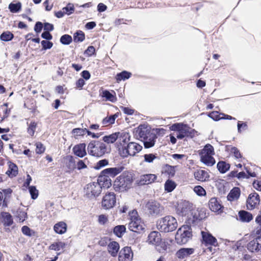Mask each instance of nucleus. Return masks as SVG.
Masks as SVG:
<instances>
[{"mask_svg": "<svg viewBox=\"0 0 261 261\" xmlns=\"http://www.w3.org/2000/svg\"><path fill=\"white\" fill-rule=\"evenodd\" d=\"M192 207V204L189 201H181L177 205L176 212L178 215L186 216L189 221L194 222L198 219V217Z\"/></svg>", "mask_w": 261, "mask_h": 261, "instance_id": "obj_1", "label": "nucleus"}, {"mask_svg": "<svg viewBox=\"0 0 261 261\" xmlns=\"http://www.w3.org/2000/svg\"><path fill=\"white\" fill-rule=\"evenodd\" d=\"M157 227L161 231L171 232L176 229L177 222L174 217L166 216L158 221Z\"/></svg>", "mask_w": 261, "mask_h": 261, "instance_id": "obj_2", "label": "nucleus"}, {"mask_svg": "<svg viewBox=\"0 0 261 261\" xmlns=\"http://www.w3.org/2000/svg\"><path fill=\"white\" fill-rule=\"evenodd\" d=\"M87 149L89 154L96 157H101L107 152L106 145L100 141H91L88 145Z\"/></svg>", "mask_w": 261, "mask_h": 261, "instance_id": "obj_3", "label": "nucleus"}, {"mask_svg": "<svg viewBox=\"0 0 261 261\" xmlns=\"http://www.w3.org/2000/svg\"><path fill=\"white\" fill-rule=\"evenodd\" d=\"M132 182V176L128 174L123 173L114 181V188L116 191H125L130 188Z\"/></svg>", "mask_w": 261, "mask_h": 261, "instance_id": "obj_4", "label": "nucleus"}, {"mask_svg": "<svg viewBox=\"0 0 261 261\" xmlns=\"http://www.w3.org/2000/svg\"><path fill=\"white\" fill-rule=\"evenodd\" d=\"M214 153L213 147L211 144H206L199 153L201 162L207 166H213L216 163L213 156Z\"/></svg>", "mask_w": 261, "mask_h": 261, "instance_id": "obj_5", "label": "nucleus"}, {"mask_svg": "<svg viewBox=\"0 0 261 261\" xmlns=\"http://www.w3.org/2000/svg\"><path fill=\"white\" fill-rule=\"evenodd\" d=\"M142 149V146L141 145L135 142H130L126 146H123L121 149H119V152L121 156L127 158L128 156H135Z\"/></svg>", "mask_w": 261, "mask_h": 261, "instance_id": "obj_6", "label": "nucleus"}, {"mask_svg": "<svg viewBox=\"0 0 261 261\" xmlns=\"http://www.w3.org/2000/svg\"><path fill=\"white\" fill-rule=\"evenodd\" d=\"M171 129L176 132L175 135L177 138L182 139L186 137H192L194 130L191 128L186 125L181 123H175L171 126Z\"/></svg>", "mask_w": 261, "mask_h": 261, "instance_id": "obj_7", "label": "nucleus"}, {"mask_svg": "<svg viewBox=\"0 0 261 261\" xmlns=\"http://www.w3.org/2000/svg\"><path fill=\"white\" fill-rule=\"evenodd\" d=\"M192 237V231L190 227L183 225L179 228L175 235V240L177 244H184L187 243Z\"/></svg>", "mask_w": 261, "mask_h": 261, "instance_id": "obj_8", "label": "nucleus"}, {"mask_svg": "<svg viewBox=\"0 0 261 261\" xmlns=\"http://www.w3.org/2000/svg\"><path fill=\"white\" fill-rule=\"evenodd\" d=\"M130 222L128 227L130 230L134 232H139L144 229L143 224L138 216L137 211L133 210L129 213Z\"/></svg>", "mask_w": 261, "mask_h": 261, "instance_id": "obj_9", "label": "nucleus"}, {"mask_svg": "<svg viewBox=\"0 0 261 261\" xmlns=\"http://www.w3.org/2000/svg\"><path fill=\"white\" fill-rule=\"evenodd\" d=\"M145 209L149 215L152 216L162 215L164 213V208L156 201H149L145 205Z\"/></svg>", "mask_w": 261, "mask_h": 261, "instance_id": "obj_10", "label": "nucleus"}, {"mask_svg": "<svg viewBox=\"0 0 261 261\" xmlns=\"http://www.w3.org/2000/svg\"><path fill=\"white\" fill-rule=\"evenodd\" d=\"M101 192V187L96 181L88 184L84 188L85 195L91 199L98 196Z\"/></svg>", "mask_w": 261, "mask_h": 261, "instance_id": "obj_11", "label": "nucleus"}, {"mask_svg": "<svg viewBox=\"0 0 261 261\" xmlns=\"http://www.w3.org/2000/svg\"><path fill=\"white\" fill-rule=\"evenodd\" d=\"M201 234L202 239V243L205 246H211L207 247V251L212 252L213 250L212 246L214 247L218 246L217 239L208 231H201Z\"/></svg>", "mask_w": 261, "mask_h": 261, "instance_id": "obj_12", "label": "nucleus"}, {"mask_svg": "<svg viewBox=\"0 0 261 261\" xmlns=\"http://www.w3.org/2000/svg\"><path fill=\"white\" fill-rule=\"evenodd\" d=\"M116 203V196L113 192L106 194L103 197L101 205L103 208L108 210L112 208Z\"/></svg>", "mask_w": 261, "mask_h": 261, "instance_id": "obj_13", "label": "nucleus"}, {"mask_svg": "<svg viewBox=\"0 0 261 261\" xmlns=\"http://www.w3.org/2000/svg\"><path fill=\"white\" fill-rule=\"evenodd\" d=\"M133 257V252L130 247H123L120 251L118 255V261H132Z\"/></svg>", "mask_w": 261, "mask_h": 261, "instance_id": "obj_14", "label": "nucleus"}, {"mask_svg": "<svg viewBox=\"0 0 261 261\" xmlns=\"http://www.w3.org/2000/svg\"><path fill=\"white\" fill-rule=\"evenodd\" d=\"M247 248L252 252H261V237H257L249 242Z\"/></svg>", "mask_w": 261, "mask_h": 261, "instance_id": "obj_15", "label": "nucleus"}, {"mask_svg": "<svg viewBox=\"0 0 261 261\" xmlns=\"http://www.w3.org/2000/svg\"><path fill=\"white\" fill-rule=\"evenodd\" d=\"M259 203V196L256 193H253L249 195L247 200V207L248 210L254 209Z\"/></svg>", "mask_w": 261, "mask_h": 261, "instance_id": "obj_16", "label": "nucleus"}, {"mask_svg": "<svg viewBox=\"0 0 261 261\" xmlns=\"http://www.w3.org/2000/svg\"><path fill=\"white\" fill-rule=\"evenodd\" d=\"M151 133L150 128L147 125L144 124L140 125L138 127L135 132V135L139 137L141 140H142Z\"/></svg>", "mask_w": 261, "mask_h": 261, "instance_id": "obj_17", "label": "nucleus"}, {"mask_svg": "<svg viewBox=\"0 0 261 261\" xmlns=\"http://www.w3.org/2000/svg\"><path fill=\"white\" fill-rule=\"evenodd\" d=\"M210 210L215 212H221L223 208L220 202L215 197L212 198L208 203Z\"/></svg>", "mask_w": 261, "mask_h": 261, "instance_id": "obj_18", "label": "nucleus"}, {"mask_svg": "<svg viewBox=\"0 0 261 261\" xmlns=\"http://www.w3.org/2000/svg\"><path fill=\"white\" fill-rule=\"evenodd\" d=\"M156 179V176L155 174H144L140 176L139 183L142 185H148L153 182Z\"/></svg>", "mask_w": 261, "mask_h": 261, "instance_id": "obj_19", "label": "nucleus"}, {"mask_svg": "<svg viewBox=\"0 0 261 261\" xmlns=\"http://www.w3.org/2000/svg\"><path fill=\"white\" fill-rule=\"evenodd\" d=\"M156 138L157 136L155 134L152 133L149 134V136L142 140L143 141L145 148H149L153 147L155 144Z\"/></svg>", "mask_w": 261, "mask_h": 261, "instance_id": "obj_20", "label": "nucleus"}, {"mask_svg": "<svg viewBox=\"0 0 261 261\" xmlns=\"http://www.w3.org/2000/svg\"><path fill=\"white\" fill-rule=\"evenodd\" d=\"M97 182L99 184V186L102 188H108L111 186V180L109 177L105 176L100 174V175L98 177Z\"/></svg>", "mask_w": 261, "mask_h": 261, "instance_id": "obj_21", "label": "nucleus"}, {"mask_svg": "<svg viewBox=\"0 0 261 261\" xmlns=\"http://www.w3.org/2000/svg\"><path fill=\"white\" fill-rule=\"evenodd\" d=\"M161 241V236L159 232L152 231L148 236L147 241L149 244L155 245L159 243Z\"/></svg>", "mask_w": 261, "mask_h": 261, "instance_id": "obj_22", "label": "nucleus"}, {"mask_svg": "<svg viewBox=\"0 0 261 261\" xmlns=\"http://www.w3.org/2000/svg\"><path fill=\"white\" fill-rule=\"evenodd\" d=\"M74 153L79 157L83 158L87 153L86 151V144L82 143L75 145L73 148Z\"/></svg>", "mask_w": 261, "mask_h": 261, "instance_id": "obj_23", "label": "nucleus"}, {"mask_svg": "<svg viewBox=\"0 0 261 261\" xmlns=\"http://www.w3.org/2000/svg\"><path fill=\"white\" fill-rule=\"evenodd\" d=\"M122 168L119 167L109 168L102 170L101 172L102 175L108 177H114L122 171Z\"/></svg>", "mask_w": 261, "mask_h": 261, "instance_id": "obj_24", "label": "nucleus"}, {"mask_svg": "<svg viewBox=\"0 0 261 261\" xmlns=\"http://www.w3.org/2000/svg\"><path fill=\"white\" fill-rule=\"evenodd\" d=\"M118 136V142L121 145H124L126 143L128 142L130 140V135L128 133L122 132L117 133Z\"/></svg>", "mask_w": 261, "mask_h": 261, "instance_id": "obj_25", "label": "nucleus"}, {"mask_svg": "<svg viewBox=\"0 0 261 261\" xmlns=\"http://www.w3.org/2000/svg\"><path fill=\"white\" fill-rule=\"evenodd\" d=\"M193 248H181L176 253V256L179 258H184L194 253Z\"/></svg>", "mask_w": 261, "mask_h": 261, "instance_id": "obj_26", "label": "nucleus"}, {"mask_svg": "<svg viewBox=\"0 0 261 261\" xmlns=\"http://www.w3.org/2000/svg\"><path fill=\"white\" fill-rule=\"evenodd\" d=\"M119 249V245L116 242H112L108 245V251L113 257H115L117 255Z\"/></svg>", "mask_w": 261, "mask_h": 261, "instance_id": "obj_27", "label": "nucleus"}, {"mask_svg": "<svg viewBox=\"0 0 261 261\" xmlns=\"http://www.w3.org/2000/svg\"><path fill=\"white\" fill-rule=\"evenodd\" d=\"M239 216L240 220L243 222H249L253 219L252 215L245 211H240Z\"/></svg>", "mask_w": 261, "mask_h": 261, "instance_id": "obj_28", "label": "nucleus"}, {"mask_svg": "<svg viewBox=\"0 0 261 261\" xmlns=\"http://www.w3.org/2000/svg\"><path fill=\"white\" fill-rule=\"evenodd\" d=\"M240 196V190L239 188H233L227 195V199L232 201L237 200Z\"/></svg>", "mask_w": 261, "mask_h": 261, "instance_id": "obj_29", "label": "nucleus"}, {"mask_svg": "<svg viewBox=\"0 0 261 261\" xmlns=\"http://www.w3.org/2000/svg\"><path fill=\"white\" fill-rule=\"evenodd\" d=\"M195 178L201 181H204L206 180L209 177L208 173L202 170H199L194 173Z\"/></svg>", "mask_w": 261, "mask_h": 261, "instance_id": "obj_30", "label": "nucleus"}, {"mask_svg": "<svg viewBox=\"0 0 261 261\" xmlns=\"http://www.w3.org/2000/svg\"><path fill=\"white\" fill-rule=\"evenodd\" d=\"M54 229L57 233L63 234L67 230V225L64 222H59L54 225Z\"/></svg>", "mask_w": 261, "mask_h": 261, "instance_id": "obj_31", "label": "nucleus"}, {"mask_svg": "<svg viewBox=\"0 0 261 261\" xmlns=\"http://www.w3.org/2000/svg\"><path fill=\"white\" fill-rule=\"evenodd\" d=\"M66 246V243L61 241H57L51 244L49 249L56 251H63Z\"/></svg>", "mask_w": 261, "mask_h": 261, "instance_id": "obj_32", "label": "nucleus"}, {"mask_svg": "<svg viewBox=\"0 0 261 261\" xmlns=\"http://www.w3.org/2000/svg\"><path fill=\"white\" fill-rule=\"evenodd\" d=\"M66 167L69 170H73L76 168L75 162L72 156L67 155L64 159Z\"/></svg>", "mask_w": 261, "mask_h": 261, "instance_id": "obj_33", "label": "nucleus"}, {"mask_svg": "<svg viewBox=\"0 0 261 261\" xmlns=\"http://www.w3.org/2000/svg\"><path fill=\"white\" fill-rule=\"evenodd\" d=\"M3 218L2 222L5 226H10L13 223V219L11 215L7 212H3L2 213Z\"/></svg>", "mask_w": 261, "mask_h": 261, "instance_id": "obj_34", "label": "nucleus"}, {"mask_svg": "<svg viewBox=\"0 0 261 261\" xmlns=\"http://www.w3.org/2000/svg\"><path fill=\"white\" fill-rule=\"evenodd\" d=\"M6 173L11 177L15 176L18 173L17 166L12 163H10L9 169L6 171Z\"/></svg>", "mask_w": 261, "mask_h": 261, "instance_id": "obj_35", "label": "nucleus"}, {"mask_svg": "<svg viewBox=\"0 0 261 261\" xmlns=\"http://www.w3.org/2000/svg\"><path fill=\"white\" fill-rule=\"evenodd\" d=\"M125 230L126 228L124 225H117L114 228L113 232L116 236L120 238L125 233Z\"/></svg>", "mask_w": 261, "mask_h": 261, "instance_id": "obj_36", "label": "nucleus"}, {"mask_svg": "<svg viewBox=\"0 0 261 261\" xmlns=\"http://www.w3.org/2000/svg\"><path fill=\"white\" fill-rule=\"evenodd\" d=\"M101 96L106 98L107 100H109L112 102H114L117 100L115 95L108 90L103 91L101 94Z\"/></svg>", "mask_w": 261, "mask_h": 261, "instance_id": "obj_37", "label": "nucleus"}, {"mask_svg": "<svg viewBox=\"0 0 261 261\" xmlns=\"http://www.w3.org/2000/svg\"><path fill=\"white\" fill-rule=\"evenodd\" d=\"M117 133H113L108 136H105L102 138V141L108 144L113 143L117 139Z\"/></svg>", "mask_w": 261, "mask_h": 261, "instance_id": "obj_38", "label": "nucleus"}, {"mask_svg": "<svg viewBox=\"0 0 261 261\" xmlns=\"http://www.w3.org/2000/svg\"><path fill=\"white\" fill-rule=\"evenodd\" d=\"M168 245L169 244L167 242L161 240L159 243H158L155 246L158 251L160 253H164L167 250Z\"/></svg>", "mask_w": 261, "mask_h": 261, "instance_id": "obj_39", "label": "nucleus"}, {"mask_svg": "<svg viewBox=\"0 0 261 261\" xmlns=\"http://www.w3.org/2000/svg\"><path fill=\"white\" fill-rule=\"evenodd\" d=\"M230 168V165L225 162H219L217 164V168L218 170L222 173L227 172Z\"/></svg>", "mask_w": 261, "mask_h": 261, "instance_id": "obj_40", "label": "nucleus"}, {"mask_svg": "<svg viewBox=\"0 0 261 261\" xmlns=\"http://www.w3.org/2000/svg\"><path fill=\"white\" fill-rule=\"evenodd\" d=\"M131 73L126 71H123L116 75V80L119 82L122 80L125 81L130 77Z\"/></svg>", "mask_w": 261, "mask_h": 261, "instance_id": "obj_41", "label": "nucleus"}, {"mask_svg": "<svg viewBox=\"0 0 261 261\" xmlns=\"http://www.w3.org/2000/svg\"><path fill=\"white\" fill-rule=\"evenodd\" d=\"M27 124L28 125L27 129L28 134L31 136H34L37 126V123L34 121H32L30 123H28Z\"/></svg>", "mask_w": 261, "mask_h": 261, "instance_id": "obj_42", "label": "nucleus"}, {"mask_svg": "<svg viewBox=\"0 0 261 261\" xmlns=\"http://www.w3.org/2000/svg\"><path fill=\"white\" fill-rule=\"evenodd\" d=\"M13 34L9 31L3 33L0 36V39L4 41H10L13 38Z\"/></svg>", "mask_w": 261, "mask_h": 261, "instance_id": "obj_43", "label": "nucleus"}, {"mask_svg": "<svg viewBox=\"0 0 261 261\" xmlns=\"http://www.w3.org/2000/svg\"><path fill=\"white\" fill-rule=\"evenodd\" d=\"M75 42H82L85 39V34L82 31H76L73 35Z\"/></svg>", "mask_w": 261, "mask_h": 261, "instance_id": "obj_44", "label": "nucleus"}, {"mask_svg": "<svg viewBox=\"0 0 261 261\" xmlns=\"http://www.w3.org/2000/svg\"><path fill=\"white\" fill-rule=\"evenodd\" d=\"M117 116L116 114H115L113 115H111L109 117H106L104 118L102 121V124L107 126L110 124H113L115 122V120Z\"/></svg>", "mask_w": 261, "mask_h": 261, "instance_id": "obj_45", "label": "nucleus"}, {"mask_svg": "<svg viewBox=\"0 0 261 261\" xmlns=\"http://www.w3.org/2000/svg\"><path fill=\"white\" fill-rule=\"evenodd\" d=\"M175 182L172 180H168L165 184V189L168 192L172 191L175 188Z\"/></svg>", "mask_w": 261, "mask_h": 261, "instance_id": "obj_46", "label": "nucleus"}, {"mask_svg": "<svg viewBox=\"0 0 261 261\" xmlns=\"http://www.w3.org/2000/svg\"><path fill=\"white\" fill-rule=\"evenodd\" d=\"M9 9L11 12L17 13L21 9V4L20 3L17 4L11 3L9 5Z\"/></svg>", "mask_w": 261, "mask_h": 261, "instance_id": "obj_47", "label": "nucleus"}, {"mask_svg": "<svg viewBox=\"0 0 261 261\" xmlns=\"http://www.w3.org/2000/svg\"><path fill=\"white\" fill-rule=\"evenodd\" d=\"M144 161L149 163H152L155 159H158V156L156 154L152 153L145 154L144 155Z\"/></svg>", "mask_w": 261, "mask_h": 261, "instance_id": "obj_48", "label": "nucleus"}, {"mask_svg": "<svg viewBox=\"0 0 261 261\" xmlns=\"http://www.w3.org/2000/svg\"><path fill=\"white\" fill-rule=\"evenodd\" d=\"M221 114H219L218 111H213L208 114V116L215 121H218L223 119V117H220Z\"/></svg>", "mask_w": 261, "mask_h": 261, "instance_id": "obj_49", "label": "nucleus"}, {"mask_svg": "<svg viewBox=\"0 0 261 261\" xmlns=\"http://www.w3.org/2000/svg\"><path fill=\"white\" fill-rule=\"evenodd\" d=\"M60 41L63 44H69L72 41V37L69 35H64L61 37Z\"/></svg>", "mask_w": 261, "mask_h": 261, "instance_id": "obj_50", "label": "nucleus"}, {"mask_svg": "<svg viewBox=\"0 0 261 261\" xmlns=\"http://www.w3.org/2000/svg\"><path fill=\"white\" fill-rule=\"evenodd\" d=\"M29 190L32 199H35L38 197V191L35 186H29Z\"/></svg>", "mask_w": 261, "mask_h": 261, "instance_id": "obj_51", "label": "nucleus"}, {"mask_svg": "<svg viewBox=\"0 0 261 261\" xmlns=\"http://www.w3.org/2000/svg\"><path fill=\"white\" fill-rule=\"evenodd\" d=\"M194 191L200 196H204L206 194L205 190L200 186H197L194 188Z\"/></svg>", "mask_w": 261, "mask_h": 261, "instance_id": "obj_52", "label": "nucleus"}, {"mask_svg": "<svg viewBox=\"0 0 261 261\" xmlns=\"http://www.w3.org/2000/svg\"><path fill=\"white\" fill-rule=\"evenodd\" d=\"M16 216L19 219V221L23 222L25 220L27 213L20 210H18L16 212Z\"/></svg>", "mask_w": 261, "mask_h": 261, "instance_id": "obj_53", "label": "nucleus"}, {"mask_svg": "<svg viewBox=\"0 0 261 261\" xmlns=\"http://www.w3.org/2000/svg\"><path fill=\"white\" fill-rule=\"evenodd\" d=\"M108 161L106 159L101 160L98 161L95 166V169L99 170L108 164Z\"/></svg>", "mask_w": 261, "mask_h": 261, "instance_id": "obj_54", "label": "nucleus"}, {"mask_svg": "<svg viewBox=\"0 0 261 261\" xmlns=\"http://www.w3.org/2000/svg\"><path fill=\"white\" fill-rule=\"evenodd\" d=\"M86 128H76L72 130V133L74 136H79L84 135L86 132Z\"/></svg>", "mask_w": 261, "mask_h": 261, "instance_id": "obj_55", "label": "nucleus"}, {"mask_svg": "<svg viewBox=\"0 0 261 261\" xmlns=\"http://www.w3.org/2000/svg\"><path fill=\"white\" fill-rule=\"evenodd\" d=\"M165 173H167L169 176H173L175 173L174 168L170 165H166L164 168Z\"/></svg>", "mask_w": 261, "mask_h": 261, "instance_id": "obj_56", "label": "nucleus"}, {"mask_svg": "<svg viewBox=\"0 0 261 261\" xmlns=\"http://www.w3.org/2000/svg\"><path fill=\"white\" fill-rule=\"evenodd\" d=\"M65 14L70 15L74 11V7L72 4H69L66 7L62 9Z\"/></svg>", "mask_w": 261, "mask_h": 261, "instance_id": "obj_57", "label": "nucleus"}, {"mask_svg": "<svg viewBox=\"0 0 261 261\" xmlns=\"http://www.w3.org/2000/svg\"><path fill=\"white\" fill-rule=\"evenodd\" d=\"M36 152L38 154H41L45 151V147L40 142H37L36 144Z\"/></svg>", "mask_w": 261, "mask_h": 261, "instance_id": "obj_58", "label": "nucleus"}, {"mask_svg": "<svg viewBox=\"0 0 261 261\" xmlns=\"http://www.w3.org/2000/svg\"><path fill=\"white\" fill-rule=\"evenodd\" d=\"M41 43L44 49H50L53 45L52 42L46 40L42 41Z\"/></svg>", "mask_w": 261, "mask_h": 261, "instance_id": "obj_59", "label": "nucleus"}, {"mask_svg": "<svg viewBox=\"0 0 261 261\" xmlns=\"http://www.w3.org/2000/svg\"><path fill=\"white\" fill-rule=\"evenodd\" d=\"M120 109L121 111L127 115H132L134 113V110L130 109L128 107H121Z\"/></svg>", "mask_w": 261, "mask_h": 261, "instance_id": "obj_60", "label": "nucleus"}, {"mask_svg": "<svg viewBox=\"0 0 261 261\" xmlns=\"http://www.w3.org/2000/svg\"><path fill=\"white\" fill-rule=\"evenodd\" d=\"M231 153H233L234 156L237 159H239L242 157V155L239 151V150L237 148L233 147L231 148Z\"/></svg>", "mask_w": 261, "mask_h": 261, "instance_id": "obj_61", "label": "nucleus"}, {"mask_svg": "<svg viewBox=\"0 0 261 261\" xmlns=\"http://www.w3.org/2000/svg\"><path fill=\"white\" fill-rule=\"evenodd\" d=\"M95 51V48L93 46H90L85 50V54L87 55L88 56H91L94 54Z\"/></svg>", "mask_w": 261, "mask_h": 261, "instance_id": "obj_62", "label": "nucleus"}, {"mask_svg": "<svg viewBox=\"0 0 261 261\" xmlns=\"http://www.w3.org/2000/svg\"><path fill=\"white\" fill-rule=\"evenodd\" d=\"M42 28V23L41 22L38 21L36 22L35 25L34 30L36 33H38L41 31Z\"/></svg>", "mask_w": 261, "mask_h": 261, "instance_id": "obj_63", "label": "nucleus"}, {"mask_svg": "<svg viewBox=\"0 0 261 261\" xmlns=\"http://www.w3.org/2000/svg\"><path fill=\"white\" fill-rule=\"evenodd\" d=\"M253 186L257 190L261 191V179L254 181Z\"/></svg>", "mask_w": 261, "mask_h": 261, "instance_id": "obj_64", "label": "nucleus"}]
</instances>
